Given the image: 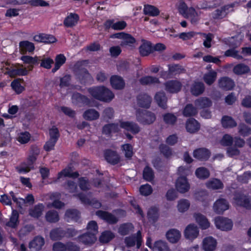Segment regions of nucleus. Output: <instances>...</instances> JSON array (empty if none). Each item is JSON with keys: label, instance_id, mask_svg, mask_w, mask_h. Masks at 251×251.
<instances>
[{"label": "nucleus", "instance_id": "6ab92c4d", "mask_svg": "<svg viewBox=\"0 0 251 251\" xmlns=\"http://www.w3.org/2000/svg\"><path fill=\"white\" fill-rule=\"evenodd\" d=\"M120 127L133 134L138 133L140 131V127L137 124L129 121H121L120 123Z\"/></svg>", "mask_w": 251, "mask_h": 251}, {"label": "nucleus", "instance_id": "a18cd8bd", "mask_svg": "<svg viewBox=\"0 0 251 251\" xmlns=\"http://www.w3.org/2000/svg\"><path fill=\"white\" fill-rule=\"evenodd\" d=\"M217 76V72L215 71L211 70L204 75L203 80L208 85H211L216 80Z\"/></svg>", "mask_w": 251, "mask_h": 251}, {"label": "nucleus", "instance_id": "4d7b16f0", "mask_svg": "<svg viewBox=\"0 0 251 251\" xmlns=\"http://www.w3.org/2000/svg\"><path fill=\"white\" fill-rule=\"evenodd\" d=\"M207 187L213 190L221 189L224 188V184L220 179L213 178L207 183Z\"/></svg>", "mask_w": 251, "mask_h": 251}, {"label": "nucleus", "instance_id": "6e6552de", "mask_svg": "<svg viewBox=\"0 0 251 251\" xmlns=\"http://www.w3.org/2000/svg\"><path fill=\"white\" fill-rule=\"evenodd\" d=\"M72 98L73 102L79 106L84 105L91 106V100L87 96L82 95L80 93H74Z\"/></svg>", "mask_w": 251, "mask_h": 251}, {"label": "nucleus", "instance_id": "7c9ffc66", "mask_svg": "<svg viewBox=\"0 0 251 251\" xmlns=\"http://www.w3.org/2000/svg\"><path fill=\"white\" fill-rule=\"evenodd\" d=\"M154 100L158 105L163 109L167 108V98L164 92H158L154 96Z\"/></svg>", "mask_w": 251, "mask_h": 251}, {"label": "nucleus", "instance_id": "a211bd4d", "mask_svg": "<svg viewBox=\"0 0 251 251\" xmlns=\"http://www.w3.org/2000/svg\"><path fill=\"white\" fill-rule=\"evenodd\" d=\"M138 106L146 109L149 108L152 101L151 97L146 93H141L137 97Z\"/></svg>", "mask_w": 251, "mask_h": 251}, {"label": "nucleus", "instance_id": "79ce46f5", "mask_svg": "<svg viewBox=\"0 0 251 251\" xmlns=\"http://www.w3.org/2000/svg\"><path fill=\"white\" fill-rule=\"evenodd\" d=\"M46 220L50 223H56L59 221L58 212L54 210H50L47 212L45 215Z\"/></svg>", "mask_w": 251, "mask_h": 251}, {"label": "nucleus", "instance_id": "5fc2aeb1", "mask_svg": "<svg viewBox=\"0 0 251 251\" xmlns=\"http://www.w3.org/2000/svg\"><path fill=\"white\" fill-rule=\"evenodd\" d=\"M169 69L170 74L172 77L173 75H176L180 74L185 71V69L183 67L179 64H172L168 65Z\"/></svg>", "mask_w": 251, "mask_h": 251}, {"label": "nucleus", "instance_id": "f257e3e1", "mask_svg": "<svg viewBox=\"0 0 251 251\" xmlns=\"http://www.w3.org/2000/svg\"><path fill=\"white\" fill-rule=\"evenodd\" d=\"M87 91L92 97L101 101L109 102L114 98V93L104 86H93Z\"/></svg>", "mask_w": 251, "mask_h": 251}, {"label": "nucleus", "instance_id": "473e14b6", "mask_svg": "<svg viewBox=\"0 0 251 251\" xmlns=\"http://www.w3.org/2000/svg\"><path fill=\"white\" fill-rule=\"evenodd\" d=\"M197 108L192 103L187 104L182 110V114L185 117H191L198 114Z\"/></svg>", "mask_w": 251, "mask_h": 251}, {"label": "nucleus", "instance_id": "39448f33", "mask_svg": "<svg viewBox=\"0 0 251 251\" xmlns=\"http://www.w3.org/2000/svg\"><path fill=\"white\" fill-rule=\"evenodd\" d=\"M97 240L96 235L89 232H86L79 235L77 238V242L86 247H91L94 245Z\"/></svg>", "mask_w": 251, "mask_h": 251}, {"label": "nucleus", "instance_id": "a19ab883", "mask_svg": "<svg viewBox=\"0 0 251 251\" xmlns=\"http://www.w3.org/2000/svg\"><path fill=\"white\" fill-rule=\"evenodd\" d=\"M100 114L98 111L94 109H88L84 111L83 117L87 121H94L99 119Z\"/></svg>", "mask_w": 251, "mask_h": 251}, {"label": "nucleus", "instance_id": "0eeeda50", "mask_svg": "<svg viewBox=\"0 0 251 251\" xmlns=\"http://www.w3.org/2000/svg\"><path fill=\"white\" fill-rule=\"evenodd\" d=\"M175 186L177 191L182 194L188 192L190 188V185L186 176H179L176 180Z\"/></svg>", "mask_w": 251, "mask_h": 251}, {"label": "nucleus", "instance_id": "e2e57ef3", "mask_svg": "<svg viewBox=\"0 0 251 251\" xmlns=\"http://www.w3.org/2000/svg\"><path fill=\"white\" fill-rule=\"evenodd\" d=\"M31 135L28 131L20 132L17 137V140L22 144L27 143L30 140Z\"/></svg>", "mask_w": 251, "mask_h": 251}, {"label": "nucleus", "instance_id": "1a4fd4ad", "mask_svg": "<svg viewBox=\"0 0 251 251\" xmlns=\"http://www.w3.org/2000/svg\"><path fill=\"white\" fill-rule=\"evenodd\" d=\"M165 90L168 93L175 94L179 92L182 87L181 83L177 80L167 81L164 84Z\"/></svg>", "mask_w": 251, "mask_h": 251}, {"label": "nucleus", "instance_id": "9d476101", "mask_svg": "<svg viewBox=\"0 0 251 251\" xmlns=\"http://www.w3.org/2000/svg\"><path fill=\"white\" fill-rule=\"evenodd\" d=\"M96 215L109 224H116L118 222V218L108 211L99 210L96 211Z\"/></svg>", "mask_w": 251, "mask_h": 251}, {"label": "nucleus", "instance_id": "f704fd0d", "mask_svg": "<svg viewBox=\"0 0 251 251\" xmlns=\"http://www.w3.org/2000/svg\"><path fill=\"white\" fill-rule=\"evenodd\" d=\"M195 104L197 108L201 109L210 107L212 102L211 100L207 97H200L195 100Z\"/></svg>", "mask_w": 251, "mask_h": 251}, {"label": "nucleus", "instance_id": "5701e85b", "mask_svg": "<svg viewBox=\"0 0 251 251\" xmlns=\"http://www.w3.org/2000/svg\"><path fill=\"white\" fill-rule=\"evenodd\" d=\"M217 242L212 236L204 238L202 242V248L205 251H213L216 249Z\"/></svg>", "mask_w": 251, "mask_h": 251}, {"label": "nucleus", "instance_id": "de8ad7c7", "mask_svg": "<svg viewBox=\"0 0 251 251\" xmlns=\"http://www.w3.org/2000/svg\"><path fill=\"white\" fill-rule=\"evenodd\" d=\"M115 237V234L110 230L103 231L99 237V241L101 243L105 244L109 242Z\"/></svg>", "mask_w": 251, "mask_h": 251}, {"label": "nucleus", "instance_id": "f3484780", "mask_svg": "<svg viewBox=\"0 0 251 251\" xmlns=\"http://www.w3.org/2000/svg\"><path fill=\"white\" fill-rule=\"evenodd\" d=\"M218 85L220 88L225 91L232 90L235 85L233 80L228 76L221 77L218 80Z\"/></svg>", "mask_w": 251, "mask_h": 251}, {"label": "nucleus", "instance_id": "bf43d9fd", "mask_svg": "<svg viewBox=\"0 0 251 251\" xmlns=\"http://www.w3.org/2000/svg\"><path fill=\"white\" fill-rule=\"evenodd\" d=\"M153 251H170L167 244L161 240L156 241L153 248Z\"/></svg>", "mask_w": 251, "mask_h": 251}, {"label": "nucleus", "instance_id": "c9c22d12", "mask_svg": "<svg viewBox=\"0 0 251 251\" xmlns=\"http://www.w3.org/2000/svg\"><path fill=\"white\" fill-rule=\"evenodd\" d=\"M136 42L135 38L129 33L126 34L123 40L121 41L120 46L122 47H135V44Z\"/></svg>", "mask_w": 251, "mask_h": 251}, {"label": "nucleus", "instance_id": "69168bd1", "mask_svg": "<svg viewBox=\"0 0 251 251\" xmlns=\"http://www.w3.org/2000/svg\"><path fill=\"white\" fill-rule=\"evenodd\" d=\"M123 151H125V156L127 159H130L133 155V147L130 144H125L121 147Z\"/></svg>", "mask_w": 251, "mask_h": 251}, {"label": "nucleus", "instance_id": "c03bdc74", "mask_svg": "<svg viewBox=\"0 0 251 251\" xmlns=\"http://www.w3.org/2000/svg\"><path fill=\"white\" fill-rule=\"evenodd\" d=\"M221 124L224 128H232L237 126V124L233 118L229 116H223Z\"/></svg>", "mask_w": 251, "mask_h": 251}, {"label": "nucleus", "instance_id": "c85d7f7f", "mask_svg": "<svg viewBox=\"0 0 251 251\" xmlns=\"http://www.w3.org/2000/svg\"><path fill=\"white\" fill-rule=\"evenodd\" d=\"M64 229L62 227H55L50 232V237L52 241H60L64 237Z\"/></svg>", "mask_w": 251, "mask_h": 251}, {"label": "nucleus", "instance_id": "f8f14e48", "mask_svg": "<svg viewBox=\"0 0 251 251\" xmlns=\"http://www.w3.org/2000/svg\"><path fill=\"white\" fill-rule=\"evenodd\" d=\"M233 7V4H227L216 9L212 13V18L215 20L222 19L226 16L229 12V9Z\"/></svg>", "mask_w": 251, "mask_h": 251}, {"label": "nucleus", "instance_id": "052dcab7", "mask_svg": "<svg viewBox=\"0 0 251 251\" xmlns=\"http://www.w3.org/2000/svg\"><path fill=\"white\" fill-rule=\"evenodd\" d=\"M21 59L25 64L36 65L39 63L40 59L37 56L32 57L28 55H23Z\"/></svg>", "mask_w": 251, "mask_h": 251}, {"label": "nucleus", "instance_id": "3c124183", "mask_svg": "<svg viewBox=\"0 0 251 251\" xmlns=\"http://www.w3.org/2000/svg\"><path fill=\"white\" fill-rule=\"evenodd\" d=\"M66 60V57L63 54H59L56 56L55 58V65L52 69V72L55 73L65 63Z\"/></svg>", "mask_w": 251, "mask_h": 251}, {"label": "nucleus", "instance_id": "7ed1b4c3", "mask_svg": "<svg viewBox=\"0 0 251 251\" xmlns=\"http://www.w3.org/2000/svg\"><path fill=\"white\" fill-rule=\"evenodd\" d=\"M136 116L137 121L144 125L151 124L156 119V116L153 113L140 109L136 110Z\"/></svg>", "mask_w": 251, "mask_h": 251}, {"label": "nucleus", "instance_id": "ea45409f", "mask_svg": "<svg viewBox=\"0 0 251 251\" xmlns=\"http://www.w3.org/2000/svg\"><path fill=\"white\" fill-rule=\"evenodd\" d=\"M44 208L43 203L35 205L33 208L29 210V215L34 218H39L42 214Z\"/></svg>", "mask_w": 251, "mask_h": 251}, {"label": "nucleus", "instance_id": "8fccbe9b", "mask_svg": "<svg viewBox=\"0 0 251 251\" xmlns=\"http://www.w3.org/2000/svg\"><path fill=\"white\" fill-rule=\"evenodd\" d=\"M196 176L199 179L204 180L210 176V172L208 169L204 167L198 168L195 171Z\"/></svg>", "mask_w": 251, "mask_h": 251}, {"label": "nucleus", "instance_id": "ddd939ff", "mask_svg": "<svg viewBox=\"0 0 251 251\" xmlns=\"http://www.w3.org/2000/svg\"><path fill=\"white\" fill-rule=\"evenodd\" d=\"M110 83L112 88L117 90L124 89L126 86V83L123 78L116 75L111 76Z\"/></svg>", "mask_w": 251, "mask_h": 251}, {"label": "nucleus", "instance_id": "72a5a7b5", "mask_svg": "<svg viewBox=\"0 0 251 251\" xmlns=\"http://www.w3.org/2000/svg\"><path fill=\"white\" fill-rule=\"evenodd\" d=\"M7 74L11 77L16 76H25L28 74V71L26 68L12 69L7 68Z\"/></svg>", "mask_w": 251, "mask_h": 251}, {"label": "nucleus", "instance_id": "c756f323", "mask_svg": "<svg viewBox=\"0 0 251 251\" xmlns=\"http://www.w3.org/2000/svg\"><path fill=\"white\" fill-rule=\"evenodd\" d=\"M19 214L16 209H12L9 221L5 224L7 226L16 228L19 224Z\"/></svg>", "mask_w": 251, "mask_h": 251}, {"label": "nucleus", "instance_id": "09e8293b", "mask_svg": "<svg viewBox=\"0 0 251 251\" xmlns=\"http://www.w3.org/2000/svg\"><path fill=\"white\" fill-rule=\"evenodd\" d=\"M79 176L78 172L76 171L75 172H71V171L67 169H63L61 172H59L57 174V177L55 182L57 181V180L60 179L62 176L69 177L73 178H76Z\"/></svg>", "mask_w": 251, "mask_h": 251}, {"label": "nucleus", "instance_id": "2eb2a0df", "mask_svg": "<svg viewBox=\"0 0 251 251\" xmlns=\"http://www.w3.org/2000/svg\"><path fill=\"white\" fill-rule=\"evenodd\" d=\"M104 155L106 161L113 165L117 164L120 161V157L116 151L111 149L106 150Z\"/></svg>", "mask_w": 251, "mask_h": 251}, {"label": "nucleus", "instance_id": "e433bc0d", "mask_svg": "<svg viewBox=\"0 0 251 251\" xmlns=\"http://www.w3.org/2000/svg\"><path fill=\"white\" fill-rule=\"evenodd\" d=\"M197 223L202 229H206L210 226V223L206 217L201 213L195 214L194 216Z\"/></svg>", "mask_w": 251, "mask_h": 251}, {"label": "nucleus", "instance_id": "bb28decb", "mask_svg": "<svg viewBox=\"0 0 251 251\" xmlns=\"http://www.w3.org/2000/svg\"><path fill=\"white\" fill-rule=\"evenodd\" d=\"M19 49L22 54L32 52L35 50L34 44L27 40L22 41L19 43Z\"/></svg>", "mask_w": 251, "mask_h": 251}, {"label": "nucleus", "instance_id": "aec40b11", "mask_svg": "<svg viewBox=\"0 0 251 251\" xmlns=\"http://www.w3.org/2000/svg\"><path fill=\"white\" fill-rule=\"evenodd\" d=\"M199 234V228L195 224H189L184 230L185 237L189 240H193L196 239Z\"/></svg>", "mask_w": 251, "mask_h": 251}, {"label": "nucleus", "instance_id": "603ef678", "mask_svg": "<svg viewBox=\"0 0 251 251\" xmlns=\"http://www.w3.org/2000/svg\"><path fill=\"white\" fill-rule=\"evenodd\" d=\"M140 83L143 85H150L151 84L159 83V78L152 76H145L139 79Z\"/></svg>", "mask_w": 251, "mask_h": 251}, {"label": "nucleus", "instance_id": "864d4df0", "mask_svg": "<svg viewBox=\"0 0 251 251\" xmlns=\"http://www.w3.org/2000/svg\"><path fill=\"white\" fill-rule=\"evenodd\" d=\"M134 228L133 225L130 223L121 224L118 229V232L121 235L125 236L128 234Z\"/></svg>", "mask_w": 251, "mask_h": 251}, {"label": "nucleus", "instance_id": "393cba45", "mask_svg": "<svg viewBox=\"0 0 251 251\" xmlns=\"http://www.w3.org/2000/svg\"><path fill=\"white\" fill-rule=\"evenodd\" d=\"M80 218V212L76 209H68L65 213V218L67 222H77Z\"/></svg>", "mask_w": 251, "mask_h": 251}, {"label": "nucleus", "instance_id": "774afa93", "mask_svg": "<svg viewBox=\"0 0 251 251\" xmlns=\"http://www.w3.org/2000/svg\"><path fill=\"white\" fill-rule=\"evenodd\" d=\"M190 207V202L186 199L180 200L177 204V209L180 212H184L187 211Z\"/></svg>", "mask_w": 251, "mask_h": 251}, {"label": "nucleus", "instance_id": "4468645a", "mask_svg": "<svg viewBox=\"0 0 251 251\" xmlns=\"http://www.w3.org/2000/svg\"><path fill=\"white\" fill-rule=\"evenodd\" d=\"M229 203L226 200L220 198L216 200L213 205L214 211L219 214H221L229 208Z\"/></svg>", "mask_w": 251, "mask_h": 251}, {"label": "nucleus", "instance_id": "423d86ee", "mask_svg": "<svg viewBox=\"0 0 251 251\" xmlns=\"http://www.w3.org/2000/svg\"><path fill=\"white\" fill-rule=\"evenodd\" d=\"M216 227L222 231H229L232 229L233 223L231 220L223 217H218L215 219Z\"/></svg>", "mask_w": 251, "mask_h": 251}, {"label": "nucleus", "instance_id": "f03ea898", "mask_svg": "<svg viewBox=\"0 0 251 251\" xmlns=\"http://www.w3.org/2000/svg\"><path fill=\"white\" fill-rule=\"evenodd\" d=\"M87 61L86 60L78 61L75 65L76 79L82 85H86L92 80V76L87 69L81 67L85 62Z\"/></svg>", "mask_w": 251, "mask_h": 251}, {"label": "nucleus", "instance_id": "6e6d98bb", "mask_svg": "<svg viewBox=\"0 0 251 251\" xmlns=\"http://www.w3.org/2000/svg\"><path fill=\"white\" fill-rule=\"evenodd\" d=\"M250 71V68L242 63L238 64L233 68V72L237 75H241L248 73Z\"/></svg>", "mask_w": 251, "mask_h": 251}, {"label": "nucleus", "instance_id": "4c0bfd02", "mask_svg": "<svg viewBox=\"0 0 251 251\" xmlns=\"http://www.w3.org/2000/svg\"><path fill=\"white\" fill-rule=\"evenodd\" d=\"M181 236L179 230L176 229H171L166 233V237L168 240L172 243H176L178 241Z\"/></svg>", "mask_w": 251, "mask_h": 251}, {"label": "nucleus", "instance_id": "13d9d810", "mask_svg": "<svg viewBox=\"0 0 251 251\" xmlns=\"http://www.w3.org/2000/svg\"><path fill=\"white\" fill-rule=\"evenodd\" d=\"M20 80L21 79L17 78L13 80L11 83L12 89L17 94L22 93L25 89V87L21 85Z\"/></svg>", "mask_w": 251, "mask_h": 251}, {"label": "nucleus", "instance_id": "cd10ccee", "mask_svg": "<svg viewBox=\"0 0 251 251\" xmlns=\"http://www.w3.org/2000/svg\"><path fill=\"white\" fill-rule=\"evenodd\" d=\"M79 20L77 14L70 13L64 19V25L67 27H72L75 26Z\"/></svg>", "mask_w": 251, "mask_h": 251}, {"label": "nucleus", "instance_id": "338daca9", "mask_svg": "<svg viewBox=\"0 0 251 251\" xmlns=\"http://www.w3.org/2000/svg\"><path fill=\"white\" fill-rule=\"evenodd\" d=\"M50 139L57 142L60 137V133L58 128L55 126H53L49 130Z\"/></svg>", "mask_w": 251, "mask_h": 251}, {"label": "nucleus", "instance_id": "412c9836", "mask_svg": "<svg viewBox=\"0 0 251 251\" xmlns=\"http://www.w3.org/2000/svg\"><path fill=\"white\" fill-rule=\"evenodd\" d=\"M33 39L37 42H43L46 44L54 43L57 41V39L54 36L45 33L35 35L33 37Z\"/></svg>", "mask_w": 251, "mask_h": 251}, {"label": "nucleus", "instance_id": "a878e982", "mask_svg": "<svg viewBox=\"0 0 251 251\" xmlns=\"http://www.w3.org/2000/svg\"><path fill=\"white\" fill-rule=\"evenodd\" d=\"M45 244V240L42 236H36L31 241L28 245L30 249H33L35 251H40Z\"/></svg>", "mask_w": 251, "mask_h": 251}, {"label": "nucleus", "instance_id": "9b49d317", "mask_svg": "<svg viewBox=\"0 0 251 251\" xmlns=\"http://www.w3.org/2000/svg\"><path fill=\"white\" fill-rule=\"evenodd\" d=\"M127 26V24L125 21H120L114 23V19L106 20L104 23V26L106 29L110 28L114 30H120L125 29Z\"/></svg>", "mask_w": 251, "mask_h": 251}, {"label": "nucleus", "instance_id": "dca6fc26", "mask_svg": "<svg viewBox=\"0 0 251 251\" xmlns=\"http://www.w3.org/2000/svg\"><path fill=\"white\" fill-rule=\"evenodd\" d=\"M193 156L196 159L203 161L207 160L211 155L209 150L204 148H200L195 150L193 151Z\"/></svg>", "mask_w": 251, "mask_h": 251}, {"label": "nucleus", "instance_id": "20e7f679", "mask_svg": "<svg viewBox=\"0 0 251 251\" xmlns=\"http://www.w3.org/2000/svg\"><path fill=\"white\" fill-rule=\"evenodd\" d=\"M233 195V200L236 205L248 209H251V203L246 195L240 192H235Z\"/></svg>", "mask_w": 251, "mask_h": 251}, {"label": "nucleus", "instance_id": "49530a36", "mask_svg": "<svg viewBox=\"0 0 251 251\" xmlns=\"http://www.w3.org/2000/svg\"><path fill=\"white\" fill-rule=\"evenodd\" d=\"M147 217L150 221L156 222L159 218V210L155 206L150 207L147 212Z\"/></svg>", "mask_w": 251, "mask_h": 251}, {"label": "nucleus", "instance_id": "0e129e2a", "mask_svg": "<svg viewBox=\"0 0 251 251\" xmlns=\"http://www.w3.org/2000/svg\"><path fill=\"white\" fill-rule=\"evenodd\" d=\"M78 186L84 191L89 190L90 188L89 180L86 177H80L78 178Z\"/></svg>", "mask_w": 251, "mask_h": 251}, {"label": "nucleus", "instance_id": "680f3d73", "mask_svg": "<svg viewBox=\"0 0 251 251\" xmlns=\"http://www.w3.org/2000/svg\"><path fill=\"white\" fill-rule=\"evenodd\" d=\"M143 176L146 180L150 181L153 180L154 175L152 169L149 166H146L144 169Z\"/></svg>", "mask_w": 251, "mask_h": 251}, {"label": "nucleus", "instance_id": "58836bf2", "mask_svg": "<svg viewBox=\"0 0 251 251\" xmlns=\"http://www.w3.org/2000/svg\"><path fill=\"white\" fill-rule=\"evenodd\" d=\"M143 13L145 15L156 17L159 15L160 10L156 7L150 4H145L143 9Z\"/></svg>", "mask_w": 251, "mask_h": 251}, {"label": "nucleus", "instance_id": "4be33fe9", "mask_svg": "<svg viewBox=\"0 0 251 251\" xmlns=\"http://www.w3.org/2000/svg\"><path fill=\"white\" fill-rule=\"evenodd\" d=\"M139 51L141 56L145 57L152 53V45L150 41L142 40V43L139 48Z\"/></svg>", "mask_w": 251, "mask_h": 251}, {"label": "nucleus", "instance_id": "b1692460", "mask_svg": "<svg viewBox=\"0 0 251 251\" xmlns=\"http://www.w3.org/2000/svg\"><path fill=\"white\" fill-rule=\"evenodd\" d=\"M200 124L193 118H189L186 122V130L191 133H194L200 129Z\"/></svg>", "mask_w": 251, "mask_h": 251}, {"label": "nucleus", "instance_id": "2f4dec72", "mask_svg": "<svg viewBox=\"0 0 251 251\" xmlns=\"http://www.w3.org/2000/svg\"><path fill=\"white\" fill-rule=\"evenodd\" d=\"M205 86L203 82L195 81L192 85L190 89L191 94L195 96H198L203 93Z\"/></svg>", "mask_w": 251, "mask_h": 251}, {"label": "nucleus", "instance_id": "37998d69", "mask_svg": "<svg viewBox=\"0 0 251 251\" xmlns=\"http://www.w3.org/2000/svg\"><path fill=\"white\" fill-rule=\"evenodd\" d=\"M118 131V125L115 123L107 124L102 127V133L107 136H110L112 133H116Z\"/></svg>", "mask_w": 251, "mask_h": 251}]
</instances>
